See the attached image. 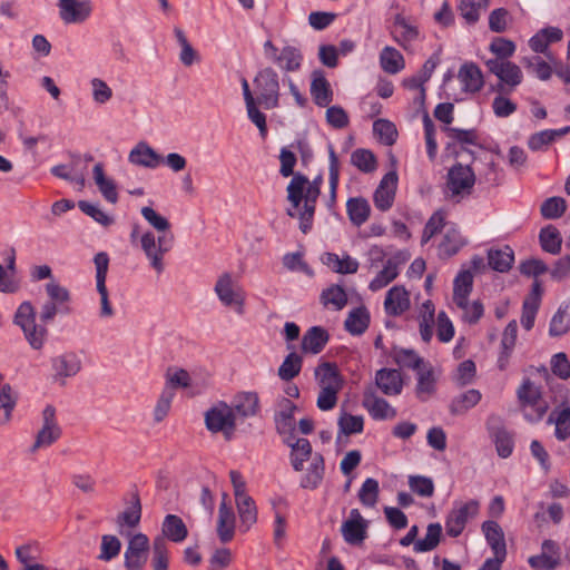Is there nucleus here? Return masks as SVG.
Returning a JSON list of instances; mask_svg holds the SVG:
<instances>
[{
	"label": "nucleus",
	"instance_id": "f257e3e1",
	"mask_svg": "<svg viewBox=\"0 0 570 570\" xmlns=\"http://www.w3.org/2000/svg\"><path fill=\"white\" fill-rule=\"evenodd\" d=\"M284 443L291 448L289 461L296 472L304 469V463L311 460L305 475L301 479L303 489L314 490L320 487L325 474L324 458L321 453H313L312 445L307 439L284 438Z\"/></svg>",
	"mask_w": 570,
	"mask_h": 570
},
{
	"label": "nucleus",
	"instance_id": "f03ea898",
	"mask_svg": "<svg viewBox=\"0 0 570 570\" xmlns=\"http://www.w3.org/2000/svg\"><path fill=\"white\" fill-rule=\"evenodd\" d=\"M13 323L19 326L33 350H41L47 341L48 330L36 323V311L29 301L22 302L16 311Z\"/></svg>",
	"mask_w": 570,
	"mask_h": 570
},
{
	"label": "nucleus",
	"instance_id": "7ed1b4c3",
	"mask_svg": "<svg viewBox=\"0 0 570 570\" xmlns=\"http://www.w3.org/2000/svg\"><path fill=\"white\" fill-rule=\"evenodd\" d=\"M474 184L475 174L472 168L469 165L456 163L446 175V197L454 203H460L472 194Z\"/></svg>",
	"mask_w": 570,
	"mask_h": 570
},
{
	"label": "nucleus",
	"instance_id": "20e7f679",
	"mask_svg": "<svg viewBox=\"0 0 570 570\" xmlns=\"http://www.w3.org/2000/svg\"><path fill=\"white\" fill-rule=\"evenodd\" d=\"M518 400L523 411V417L530 423L543 419L548 411V403L542 399L541 391L531 380L527 379L517 391Z\"/></svg>",
	"mask_w": 570,
	"mask_h": 570
},
{
	"label": "nucleus",
	"instance_id": "39448f33",
	"mask_svg": "<svg viewBox=\"0 0 570 570\" xmlns=\"http://www.w3.org/2000/svg\"><path fill=\"white\" fill-rule=\"evenodd\" d=\"M257 102L265 109L278 107L279 80L277 72L272 67L259 70L254 78Z\"/></svg>",
	"mask_w": 570,
	"mask_h": 570
},
{
	"label": "nucleus",
	"instance_id": "423d86ee",
	"mask_svg": "<svg viewBox=\"0 0 570 570\" xmlns=\"http://www.w3.org/2000/svg\"><path fill=\"white\" fill-rule=\"evenodd\" d=\"M489 71L499 78V83L493 90L500 94H509L518 87L523 79L522 71L515 63L499 58L489 59L485 62Z\"/></svg>",
	"mask_w": 570,
	"mask_h": 570
},
{
	"label": "nucleus",
	"instance_id": "0eeeda50",
	"mask_svg": "<svg viewBox=\"0 0 570 570\" xmlns=\"http://www.w3.org/2000/svg\"><path fill=\"white\" fill-rule=\"evenodd\" d=\"M205 425L212 433L222 432L229 440L236 429V417L233 409L220 401L205 413Z\"/></svg>",
	"mask_w": 570,
	"mask_h": 570
},
{
	"label": "nucleus",
	"instance_id": "6e6552de",
	"mask_svg": "<svg viewBox=\"0 0 570 570\" xmlns=\"http://www.w3.org/2000/svg\"><path fill=\"white\" fill-rule=\"evenodd\" d=\"M141 248L149 259L150 266L158 273L164 272V255L173 247V234H164L156 239L153 232H146L140 239Z\"/></svg>",
	"mask_w": 570,
	"mask_h": 570
},
{
	"label": "nucleus",
	"instance_id": "1a4fd4ad",
	"mask_svg": "<svg viewBox=\"0 0 570 570\" xmlns=\"http://www.w3.org/2000/svg\"><path fill=\"white\" fill-rule=\"evenodd\" d=\"M479 512V502L470 500L466 502H454L453 508L445 518L446 534L458 538L465 529L470 519H473Z\"/></svg>",
	"mask_w": 570,
	"mask_h": 570
},
{
	"label": "nucleus",
	"instance_id": "9d476101",
	"mask_svg": "<svg viewBox=\"0 0 570 570\" xmlns=\"http://www.w3.org/2000/svg\"><path fill=\"white\" fill-rule=\"evenodd\" d=\"M265 58L287 72L297 71L301 68L303 56L296 47L284 46L277 48L271 40L264 43Z\"/></svg>",
	"mask_w": 570,
	"mask_h": 570
},
{
	"label": "nucleus",
	"instance_id": "9b49d317",
	"mask_svg": "<svg viewBox=\"0 0 570 570\" xmlns=\"http://www.w3.org/2000/svg\"><path fill=\"white\" fill-rule=\"evenodd\" d=\"M307 183L308 178L305 175L297 173L287 185V200L294 209H297L304 200L303 210L299 214L313 218L318 197L304 194Z\"/></svg>",
	"mask_w": 570,
	"mask_h": 570
},
{
	"label": "nucleus",
	"instance_id": "f8f14e48",
	"mask_svg": "<svg viewBox=\"0 0 570 570\" xmlns=\"http://www.w3.org/2000/svg\"><path fill=\"white\" fill-rule=\"evenodd\" d=\"M487 431L495 444L498 455L507 459L509 458L514 448L512 434L507 430L501 416L491 414L485 422Z\"/></svg>",
	"mask_w": 570,
	"mask_h": 570
},
{
	"label": "nucleus",
	"instance_id": "ddd939ff",
	"mask_svg": "<svg viewBox=\"0 0 570 570\" xmlns=\"http://www.w3.org/2000/svg\"><path fill=\"white\" fill-rule=\"evenodd\" d=\"M149 539L144 533L134 534L125 551V568L127 570H142L147 562Z\"/></svg>",
	"mask_w": 570,
	"mask_h": 570
},
{
	"label": "nucleus",
	"instance_id": "4468645a",
	"mask_svg": "<svg viewBox=\"0 0 570 570\" xmlns=\"http://www.w3.org/2000/svg\"><path fill=\"white\" fill-rule=\"evenodd\" d=\"M60 435L61 429L56 421V409L52 405H47L42 411V428L37 433L31 451L35 452L40 448L50 446Z\"/></svg>",
	"mask_w": 570,
	"mask_h": 570
},
{
	"label": "nucleus",
	"instance_id": "2eb2a0df",
	"mask_svg": "<svg viewBox=\"0 0 570 570\" xmlns=\"http://www.w3.org/2000/svg\"><path fill=\"white\" fill-rule=\"evenodd\" d=\"M214 291L224 306L242 307L244 305L242 287L233 279L230 273L226 272L218 277Z\"/></svg>",
	"mask_w": 570,
	"mask_h": 570
},
{
	"label": "nucleus",
	"instance_id": "dca6fc26",
	"mask_svg": "<svg viewBox=\"0 0 570 570\" xmlns=\"http://www.w3.org/2000/svg\"><path fill=\"white\" fill-rule=\"evenodd\" d=\"M397 174L395 170L386 173L374 191V205L381 212L389 210L394 203L397 188Z\"/></svg>",
	"mask_w": 570,
	"mask_h": 570
},
{
	"label": "nucleus",
	"instance_id": "f3484780",
	"mask_svg": "<svg viewBox=\"0 0 570 570\" xmlns=\"http://www.w3.org/2000/svg\"><path fill=\"white\" fill-rule=\"evenodd\" d=\"M53 379L65 385L67 377L77 375L81 370V360L75 352H67L51 360Z\"/></svg>",
	"mask_w": 570,
	"mask_h": 570
},
{
	"label": "nucleus",
	"instance_id": "a211bd4d",
	"mask_svg": "<svg viewBox=\"0 0 570 570\" xmlns=\"http://www.w3.org/2000/svg\"><path fill=\"white\" fill-rule=\"evenodd\" d=\"M279 410L275 412L274 422L276 431L284 438L294 439L295 431V411L297 406L287 397H283L278 403Z\"/></svg>",
	"mask_w": 570,
	"mask_h": 570
},
{
	"label": "nucleus",
	"instance_id": "6ab92c4d",
	"mask_svg": "<svg viewBox=\"0 0 570 570\" xmlns=\"http://www.w3.org/2000/svg\"><path fill=\"white\" fill-rule=\"evenodd\" d=\"M58 7L60 18L66 23H81L91 12L88 0H59Z\"/></svg>",
	"mask_w": 570,
	"mask_h": 570
},
{
	"label": "nucleus",
	"instance_id": "aec40b11",
	"mask_svg": "<svg viewBox=\"0 0 570 570\" xmlns=\"http://www.w3.org/2000/svg\"><path fill=\"white\" fill-rule=\"evenodd\" d=\"M227 494H223L222 502L218 509L217 519V535L222 543H227L233 540L235 534V513L233 508L227 503Z\"/></svg>",
	"mask_w": 570,
	"mask_h": 570
},
{
	"label": "nucleus",
	"instance_id": "412c9836",
	"mask_svg": "<svg viewBox=\"0 0 570 570\" xmlns=\"http://www.w3.org/2000/svg\"><path fill=\"white\" fill-rule=\"evenodd\" d=\"M237 416L242 419L253 417L259 412V397L256 392H238L228 404Z\"/></svg>",
	"mask_w": 570,
	"mask_h": 570
},
{
	"label": "nucleus",
	"instance_id": "4be33fe9",
	"mask_svg": "<svg viewBox=\"0 0 570 570\" xmlns=\"http://www.w3.org/2000/svg\"><path fill=\"white\" fill-rule=\"evenodd\" d=\"M362 405L374 420L382 421L396 416V410L385 399L375 395L372 390L364 392Z\"/></svg>",
	"mask_w": 570,
	"mask_h": 570
},
{
	"label": "nucleus",
	"instance_id": "5701e85b",
	"mask_svg": "<svg viewBox=\"0 0 570 570\" xmlns=\"http://www.w3.org/2000/svg\"><path fill=\"white\" fill-rule=\"evenodd\" d=\"M128 160L132 165L154 169L161 164L163 157L147 142L140 141L130 150Z\"/></svg>",
	"mask_w": 570,
	"mask_h": 570
},
{
	"label": "nucleus",
	"instance_id": "b1692460",
	"mask_svg": "<svg viewBox=\"0 0 570 570\" xmlns=\"http://www.w3.org/2000/svg\"><path fill=\"white\" fill-rule=\"evenodd\" d=\"M462 89L468 94L479 92L484 86L483 73L474 62H464L458 72Z\"/></svg>",
	"mask_w": 570,
	"mask_h": 570
},
{
	"label": "nucleus",
	"instance_id": "393cba45",
	"mask_svg": "<svg viewBox=\"0 0 570 570\" xmlns=\"http://www.w3.org/2000/svg\"><path fill=\"white\" fill-rule=\"evenodd\" d=\"M375 384L381 392L389 396L401 394L403 380L400 371L395 368H381L375 374Z\"/></svg>",
	"mask_w": 570,
	"mask_h": 570
},
{
	"label": "nucleus",
	"instance_id": "a878e982",
	"mask_svg": "<svg viewBox=\"0 0 570 570\" xmlns=\"http://www.w3.org/2000/svg\"><path fill=\"white\" fill-rule=\"evenodd\" d=\"M315 379L321 389L341 391L344 380L335 363L323 362L315 368Z\"/></svg>",
	"mask_w": 570,
	"mask_h": 570
},
{
	"label": "nucleus",
	"instance_id": "bb28decb",
	"mask_svg": "<svg viewBox=\"0 0 570 570\" xmlns=\"http://www.w3.org/2000/svg\"><path fill=\"white\" fill-rule=\"evenodd\" d=\"M410 307L409 293L402 286H393L386 293L384 308L387 315L399 316Z\"/></svg>",
	"mask_w": 570,
	"mask_h": 570
},
{
	"label": "nucleus",
	"instance_id": "cd10ccee",
	"mask_svg": "<svg viewBox=\"0 0 570 570\" xmlns=\"http://www.w3.org/2000/svg\"><path fill=\"white\" fill-rule=\"evenodd\" d=\"M435 389L436 377L432 365L428 363L416 371L415 395L420 401L425 402L435 392Z\"/></svg>",
	"mask_w": 570,
	"mask_h": 570
},
{
	"label": "nucleus",
	"instance_id": "c85d7f7f",
	"mask_svg": "<svg viewBox=\"0 0 570 570\" xmlns=\"http://www.w3.org/2000/svg\"><path fill=\"white\" fill-rule=\"evenodd\" d=\"M473 287V274L470 269H462L453 281V301L460 308H468V297Z\"/></svg>",
	"mask_w": 570,
	"mask_h": 570
},
{
	"label": "nucleus",
	"instance_id": "c756f323",
	"mask_svg": "<svg viewBox=\"0 0 570 570\" xmlns=\"http://www.w3.org/2000/svg\"><path fill=\"white\" fill-rule=\"evenodd\" d=\"M330 340L328 332L322 326H312L302 338L301 348L304 353L318 354Z\"/></svg>",
	"mask_w": 570,
	"mask_h": 570
},
{
	"label": "nucleus",
	"instance_id": "7c9ffc66",
	"mask_svg": "<svg viewBox=\"0 0 570 570\" xmlns=\"http://www.w3.org/2000/svg\"><path fill=\"white\" fill-rule=\"evenodd\" d=\"M548 424L554 423V435L559 441H566L570 436V405L562 402L549 415Z\"/></svg>",
	"mask_w": 570,
	"mask_h": 570
},
{
	"label": "nucleus",
	"instance_id": "2f4dec72",
	"mask_svg": "<svg viewBox=\"0 0 570 570\" xmlns=\"http://www.w3.org/2000/svg\"><path fill=\"white\" fill-rule=\"evenodd\" d=\"M482 531L494 556L505 558L507 546L504 540V533L499 523L492 520L484 521L482 524Z\"/></svg>",
	"mask_w": 570,
	"mask_h": 570
},
{
	"label": "nucleus",
	"instance_id": "473e14b6",
	"mask_svg": "<svg viewBox=\"0 0 570 570\" xmlns=\"http://www.w3.org/2000/svg\"><path fill=\"white\" fill-rule=\"evenodd\" d=\"M311 95L320 107L328 106L333 100V91L328 80L322 71H314L311 82Z\"/></svg>",
	"mask_w": 570,
	"mask_h": 570
},
{
	"label": "nucleus",
	"instance_id": "72a5a7b5",
	"mask_svg": "<svg viewBox=\"0 0 570 570\" xmlns=\"http://www.w3.org/2000/svg\"><path fill=\"white\" fill-rule=\"evenodd\" d=\"M164 539L173 542H181L188 535V530L181 518L175 514H167L161 524Z\"/></svg>",
	"mask_w": 570,
	"mask_h": 570
},
{
	"label": "nucleus",
	"instance_id": "f704fd0d",
	"mask_svg": "<svg viewBox=\"0 0 570 570\" xmlns=\"http://www.w3.org/2000/svg\"><path fill=\"white\" fill-rule=\"evenodd\" d=\"M322 263L338 274H354L358 269V262L350 255L340 258L337 254L325 253L322 256Z\"/></svg>",
	"mask_w": 570,
	"mask_h": 570
},
{
	"label": "nucleus",
	"instance_id": "c9c22d12",
	"mask_svg": "<svg viewBox=\"0 0 570 570\" xmlns=\"http://www.w3.org/2000/svg\"><path fill=\"white\" fill-rule=\"evenodd\" d=\"M92 175L94 180L104 198L111 204H116L118 200L116 184L112 179L106 177L104 165L101 163H98L94 166Z\"/></svg>",
	"mask_w": 570,
	"mask_h": 570
},
{
	"label": "nucleus",
	"instance_id": "e433bc0d",
	"mask_svg": "<svg viewBox=\"0 0 570 570\" xmlns=\"http://www.w3.org/2000/svg\"><path fill=\"white\" fill-rule=\"evenodd\" d=\"M235 500L240 520V529L248 531L257 521V508L255 501L249 495H243Z\"/></svg>",
	"mask_w": 570,
	"mask_h": 570
},
{
	"label": "nucleus",
	"instance_id": "4c0bfd02",
	"mask_svg": "<svg viewBox=\"0 0 570 570\" xmlns=\"http://www.w3.org/2000/svg\"><path fill=\"white\" fill-rule=\"evenodd\" d=\"M141 519V503L137 491L131 493L129 505L117 517L118 525H127L135 528L139 524Z\"/></svg>",
	"mask_w": 570,
	"mask_h": 570
},
{
	"label": "nucleus",
	"instance_id": "58836bf2",
	"mask_svg": "<svg viewBox=\"0 0 570 570\" xmlns=\"http://www.w3.org/2000/svg\"><path fill=\"white\" fill-rule=\"evenodd\" d=\"M328 184L330 195L327 206L331 208L336 202V190L340 181V160L332 144H328Z\"/></svg>",
	"mask_w": 570,
	"mask_h": 570
},
{
	"label": "nucleus",
	"instance_id": "ea45409f",
	"mask_svg": "<svg viewBox=\"0 0 570 570\" xmlns=\"http://www.w3.org/2000/svg\"><path fill=\"white\" fill-rule=\"evenodd\" d=\"M346 212L350 220L355 226L363 225L370 217L371 207L368 202L363 197L350 198L346 203Z\"/></svg>",
	"mask_w": 570,
	"mask_h": 570
},
{
	"label": "nucleus",
	"instance_id": "a19ab883",
	"mask_svg": "<svg viewBox=\"0 0 570 570\" xmlns=\"http://www.w3.org/2000/svg\"><path fill=\"white\" fill-rule=\"evenodd\" d=\"M479 390L471 389L455 396L450 404V412L454 415H461L474 407L481 400Z\"/></svg>",
	"mask_w": 570,
	"mask_h": 570
},
{
	"label": "nucleus",
	"instance_id": "79ce46f5",
	"mask_svg": "<svg viewBox=\"0 0 570 570\" xmlns=\"http://www.w3.org/2000/svg\"><path fill=\"white\" fill-rule=\"evenodd\" d=\"M368 324L370 314L365 307L352 309L344 322L345 330L353 335L363 334Z\"/></svg>",
	"mask_w": 570,
	"mask_h": 570
},
{
	"label": "nucleus",
	"instance_id": "37998d69",
	"mask_svg": "<svg viewBox=\"0 0 570 570\" xmlns=\"http://www.w3.org/2000/svg\"><path fill=\"white\" fill-rule=\"evenodd\" d=\"M488 261L492 269L505 273L512 267L514 254L509 246H505L504 249H490L488 252Z\"/></svg>",
	"mask_w": 570,
	"mask_h": 570
},
{
	"label": "nucleus",
	"instance_id": "c03bdc74",
	"mask_svg": "<svg viewBox=\"0 0 570 570\" xmlns=\"http://www.w3.org/2000/svg\"><path fill=\"white\" fill-rule=\"evenodd\" d=\"M541 248L552 255H557L561 250L562 238L557 227L549 225L541 228L539 233Z\"/></svg>",
	"mask_w": 570,
	"mask_h": 570
},
{
	"label": "nucleus",
	"instance_id": "a18cd8bd",
	"mask_svg": "<svg viewBox=\"0 0 570 570\" xmlns=\"http://www.w3.org/2000/svg\"><path fill=\"white\" fill-rule=\"evenodd\" d=\"M442 527L439 522L430 523L426 528V533L423 539L416 540L413 550L416 553L428 552L434 550L441 540Z\"/></svg>",
	"mask_w": 570,
	"mask_h": 570
},
{
	"label": "nucleus",
	"instance_id": "49530a36",
	"mask_svg": "<svg viewBox=\"0 0 570 570\" xmlns=\"http://www.w3.org/2000/svg\"><path fill=\"white\" fill-rule=\"evenodd\" d=\"M380 65L385 72L395 75L404 68V59L399 50L386 46L381 51Z\"/></svg>",
	"mask_w": 570,
	"mask_h": 570
},
{
	"label": "nucleus",
	"instance_id": "de8ad7c7",
	"mask_svg": "<svg viewBox=\"0 0 570 570\" xmlns=\"http://www.w3.org/2000/svg\"><path fill=\"white\" fill-rule=\"evenodd\" d=\"M302 366L303 357L296 352H291L279 365L277 375L282 381L289 382L301 373Z\"/></svg>",
	"mask_w": 570,
	"mask_h": 570
},
{
	"label": "nucleus",
	"instance_id": "09e8293b",
	"mask_svg": "<svg viewBox=\"0 0 570 570\" xmlns=\"http://www.w3.org/2000/svg\"><path fill=\"white\" fill-rule=\"evenodd\" d=\"M169 552L164 537H156L151 547V568L153 570H168Z\"/></svg>",
	"mask_w": 570,
	"mask_h": 570
},
{
	"label": "nucleus",
	"instance_id": "8fccbe9b",
	"mask_svg": "<svg viewBox=\"0 0 570 570\" xmlns=\"http://www.w3.org/2000/svg\"><path fill=\"white\" fill-rule=\"evenodd\" d=\"M367 523L344 521L341 527V532L344 541L352 546L361 544L367 534Z\"/></svg>",
	"mask_w": 570,
	"mask_h": 570
},
{
	"label": "nucleus",
	"instance_id": "3c124183",
	"mask_svg": "<svg viewBox=\"0 0 570 570\" xmlns=\"http://www.w3.org/2000/svg\"><path fill=\"white\" fill-rule=\"evenodd\" d=\"M351 164L365 174L374 171L377 166L374 154L371 150L363 148L355 149L352 153Z\"/></svg>",
	"mask_w": 570,
	"mask_h": 570
},
{
	"label": "nucleus",
	"instance_id": "603ef678",
	"mask_svg": "<svg viewBox=\"0 0 570 570\" xmlns=\"http://www.w3.org/2000/svg\"><path fill=\"white\" fill-rule=\"evenodd\" d=\"M393 357L400 366L414 371H419L423 365L428 364L414 350L410 348L394 350Z\"/></svg>",
	"mask_w": 570,
	"mask_h": 570
},
{
	"label": "nucleus",
	"instance_id": "864d4df0",
	"mask_svg": "<svg viewBox=\"0 0 570 570\" xmlns=\"http://www.w3.org/2000/svg\"><path fill=\"white\" fill-rule=\"evenodd\" d=\"M397 275V264L389 259L383 269L371 281L368 287L373 292L380 291L394 281Z\"/></svg>",
	"mask_w": 570,
	"mask_h": 570
},
{
	"label": "nucleus",
	"instance_id": "5fc2aeb1",
	"mask_svg": "<svg viewBox=\"0 0 570 570\" xmlns=\"http://www.w3.org/2000/svg\"><path fill=\"white\" fill-rule=\"evenodd\" d=\"M321 301L325 306L332 305L334 309H342L347 303V295L340 285H332L321 294Z\"/></svg>",
	"mask_w": 570,
	"mask_h": 570
},
{
	"label": "nucleus",
	"instance_id": "6e6d98bb",
	"mask_svg": "<svg viewBox=\"0 0 570 570\" xmlns=\"http://www.w3.org/2000/svg\"><path fill=\"white\" fill-rule=\"evenodd\" d=\"M380 485L379 481L373 478H367L360 491H358V500L366 508H374L379 500Z\"/></svg>",
	"mask_w": 570,
	"mask_h": 570
},
{
	"label": "nucleus",
	"instance_id": "4d7b16f0",
	"mask_svg": "<svg viewBox=\"0 0 570 570\" xmlns=\"http://www.w3.org/2000/svg\"><path fill=\"white\" fill-rule=\"evenodd\" d=\"M464 244L465 242L460 232L452 227L445 232L443 240L440 244V250L450 257L455 255L464 246Z\"/></svg>",
	"mask_w": 570,
	"mask_h": 570
},
{
	"label": "nucleus",
	"instance_id": "13d9d810",
	"mask_svg": "<svg viewBox=\"0 0 570 570\" xmlns=\"http://www.w3.org/2000/svg\"><path fill=\"white\" fill-rule=\"evenodd\" d=\"M488 8L482 6V0H461L459 4L461 17L470 24L478 22L481 12Z\"/></svg>",
	"mask_w": 570,
	"mask_h": 570
},
{
	"label": "nucleus",
	"instance_id": "bf43d9fd",
	"mask_svg": "<svg viewBox=\"0 0 570 570\" xmlns=\"http://www.w3.org/2000/svg\"><path fill=\"white\" fill-rule=\"evenodd\" d=\"M567 209V203L562 197H550L541 205V215L547 219L561 217Z\"/></svg>",
	"mask_w": 570,
	"mask_h": 570
},
{
	"label": "nucleus",
	"instance_id": "052dcab7",
	"mask_svg": "<svg viewBox=\"0 0 570 570\" xmlns=\"http://www.w3.org/2000/svg\"><path fill=\"white\" fill-rule=\"evenodd\" d=\"M373 131L387 146L393 145L397 137L395 125L386 119L375 120Z\"/></svg>",
	"mask_w": 570,
	"mask_h": 570
},
{
	"label": "nucleus",
	"instance_id": "680f3d73",
	"mask_svg": "<svg viewBox=\"0 0 570 570\" xmlns=\"http://www.w3.org/2000/svg\"><path fill=\"white\" fill-rule=\"evenodd\" d=\"M120 550V540L116 535L105 534L101 537L100 554L98 556V559L102 561H110L119 554Z\"/></svg>",
	"mask_w": 570,
	"mask_h": 570
},
{
	"label": "nucleus",
	"instance_id": "e2e57ef3",
	"mask_svg": "<svg viewBox=\"0 0 570 570\" xmlns=\"http://www.w3.org/2000/svg\"><path fill=\"white\" fill-rule=\"evenodd\" d=\"M17 397L12 394L9 384L3 385L0 392V424L7 423L16 405Z\"/></svg>",
	"mask_w": 570,
	"mask_h": 570
},
{
	"label": "nucleus",
	"instance_id": "0e129e2a",
	"mask_svg": "<svg viewBox=\"0 0 570 570\" xmlns=\"http://www.w3.org/2000/svg\"><path fill=\"white\" fill-rule=\"evenodd\" d=\"M410 489L420 497L430 498L434 493V483L431 478L423 475L409 476Z\"/></svg>",
	"mask_w": 570,
	"mask_h": 570
},
{
	"label": "nucleus",
	"instance_id": "69168bd1",
	"mask_svg": "<svg viewBox=\"0 0 570 570\" xmlns=\"http://www.w3.org/2000/svg\"><path fill=\"white\" fill-rule=\"evenodd\" d=\"M338 429L345 435L361 433L364 429L363 417L344 413L338 419Z\"/></svg>",
	"mask_w": 570,
	"mask_h": 570
},
{
	"label": "nucleus",
	"instance_id": "338daca9",
	"mask_svg": "<svg viewBox=\"0 0 570 570\" xmlns=\"http://www.w3.org/2000/svg\"><path fill=\"white\" fill-rule=\"evenodd\" d=\"M175 392L170 386H165L154 410V419L161 422L168 414Z\"/></svg>",
	"mask_w": 570,
	"mask_h": 570
},
{
	"label": "nucleus",
	"instance_id": "774afa93",
	"mask_svg": "<svg viewBox=\"0 0 570 570\" xmlns=\"http://www.w3.org/2000/svg\"><path fill=\"white\" fill-rule=\"evenodd\" d=\"M78 207L82 213L90 216L102 226H109L114 223L112 217L102 212L98 205L91 204L87 200H80L78 203Z\"/></svg>",
	"mask_w": 570,
	"mask_h": 570
}]
</instances>
